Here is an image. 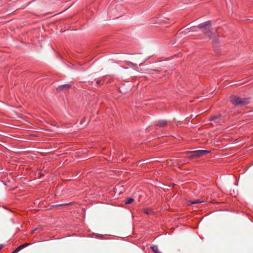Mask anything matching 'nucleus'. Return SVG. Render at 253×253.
Segmentation results:
<instances>
[{
	"label": "nucleus",
	"mask_w": 253,
	"mask_h": 253,
	"mask_svg": "<svg viewBox=\"0 0 253 253\" xmlns=\"http://www.w3.org/2000/svg\"><path fill=\"white\" fill-rule=\"evenodd\" d=\"M3 245L2 244H0V251L2 250L3 248Z\"/></svg>",
	"instance_id": "f8f14e48"
},
{
	"label": "nucleus",
	"mask_w": 253,
	"mask_h": 253,
	"mask_svg": "<svg viewBox=\"0 0 253 253\" xmlns=\"http://www.w3.org/2000/svg\"><path fill=\"white\" fill-rule=\"evenodd\" d=\"M31 244V243H26L25 244H22V245H21L20 246H19L17 248H16L15 249L16 250V252H18L19 251H20L21 250L23 249V248L27 247L29 245H30Z\"/></svg>",
	"instance_id": "423d86ee"
},
{
	"label": "nucleus",
	"mask_w": 253,
	"mask_h": 253,
	"mask_svg": "<svg viewBox=\"0 0 253 253\" xmlns=\"http://www.w3.org/2000/svg\"><path fill=\"white\" fill-rule=\"evenodd\" d=\"M231 102L237 106H242L248 104L249 103V99L246 98H241L235 95H232L230 97Z\"/></svg>",
	"instance_id": "f03ea898"
},
{
	"label": "nucleus",
	"mask_w": 253,
	"mask_h": 253,
	"mask_svg": "<svg viewBox=\"0 0 253 253\" xmlns=\"http://www.w3.org/2000/svg\"><path fill=\"white\" fill-rule=\"evenodd\" d=\"M143 211L145 213H146L147 214H150L151 212V210H150L149 209L146 208V209H144Z\"/></svg>",
	"instance_id": "9b49d317"
},
{
	"label": "nucleus",
	"mask_w": 253,
	"mask_h": 253,
	"mask_svg": "<svg viewBox=\"0 0 253 253\" xmlns=\"http://www.w3.org/2000/svg\"><path fill=\"white\" fill-rule=\"evenodd\" d=\"M134 201V199L132 198H129L125 201V204H129L132 203Z\"/></svg>",
	"instance_id": "1a4fd4ad"
},
{
	"label": "nucleus",
	"mask_w": 253,
	"mask_h": 253,
	"mask_svg": "<svg viewBox=\"0 0 253 253\" xmlns=\"http://www.w3.org/2000/svg\"><path fill=\"white\" fill-rule=\"evenodd\" d=\"M167 125V122L166 120H159L157 122V125L159 127H163Z\"/></svg>",
	"instance_id": "0eeeda50"
},
{
	"label": "nucleus",
	"mask_w": 253,
	"mask_h": 253,
	"mask_svg": "<svg viewBox=\"0 0 253 253\" xmlns=\"http://www.w3.org/2000/svg\"><path fill=\"white\" fill-rule=\"evenodd\" d=\"M209 153H210V151L209 150H199L187 152L186 154L188 158L192 159L196 157H199Z\"/></svg>",
	"instance_id": "7ed1b4c3"
},
{
	"label": "nucleus",
	"mask_w": 253,
	"mask_h": 253,
	"mask_svg": "<svg viewBox=\"0 0 253 253\" xmlns=\"http://www.w3.org/2000/svg\"><path fill=\"white\" fill-rule=\"evenodd\" d=\"M151 248L155 253H162L161 252H159L158 247L157 245H152Z\"/></svg>",
	"instance_id": "6e6552de"
},
{
	"label": "nucleus",
	"mask_w": 253,
	"mask_h": 253,
	"mask_svg": "<svg viewBox=\"0 0 253 253\" xmlns=\"http://www.w3.org/2000/svg\"><path fill=\"white\" fill-rule=\"evenodd\" d=\"M71 85L69 84H65L59 86L57 87V90L58 91H61L63 90H66L71 88Z\"/></svg>",
	"instance_id": "39448f33"
},
{
	"label": "nucleus",
	"mask_w": 253,
	"mask_h": 253,
	"mask_svg": "<svg viewBox=\"0 0 253 253\" xmlns=\"http://www.w3.org/2000/svg\"><path fill=\"white\" fill-rule=\"evenodd\" d=\"M209 120L211 122H214V123L218 126L221 125L224 122V119L220 114L211 117Z\"/></svg>",
	"instance_id": "20e7f679"
},
{
	"label": "nucleus",
	"mask_w": 253,
	"mask_h": 253,
	"mask_svg": "<svg viewBox=\"0 0 253 253\" xmlns=\"http://www.w3.org/2000/svg\"><path fill=\"white\" fill-rule=\"evenodd\" d=\"M198 27L207 36L209 37L211 39H214L216 37V35L215 33L211 32V21H207L203 22L198 25Z\"/></svg>",
	"instance_id": "f257e3e1"
},
{
	"label": "nucleus",
	"mask_w": 253,
	"mask_h": 253,
	"mask_svg": "<svg viewBox=\"0 0 253 253\" xmlns=\"http://www.w3.org/2000/svg\"><path fill=\"white\" fill-rule=\"evenodd\" d=\"M17 252H16V250L15 249L11 253H17Z\"/></svg>",
	"instance_id": "ddd939ff"
},
{
	"label": "nucleus",
	"mask_w": 253,
	"mask_h": 253,
	"mask_svg": "<svg viewBox=\"0 0 253 253\" xmlns=\"http://www.w3.org/2000/svg\"><path fill=\"white\" fill-rule=\"evenodd\" d=\"M201 203H202V202L200 201L199 200H196L194 201L190 202V203L189 204V205H193V204Z\"/></svg>",
	"instance_id": "9d476101"
}]
</instances>
